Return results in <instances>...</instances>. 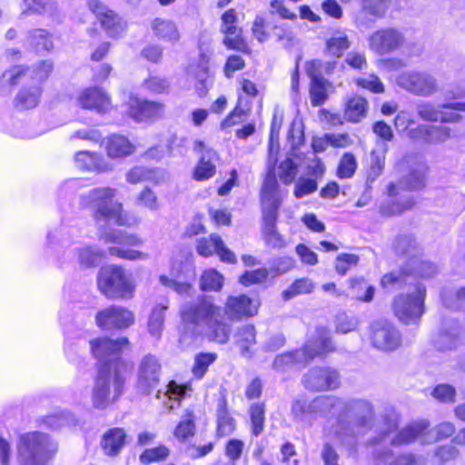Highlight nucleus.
Returning a JSON list of instances; mask_svg holds the SVG:
<instances>
[{
	"label": "nucleus",
	"mask_w": 465,
	"mask_h": 465,
	"mask_svg": "<svg viewBox=\"0 0 465 465\" xmlns=\"http://www.w3.org/2000/svg\"><path fill=\"white\" fill-rule=\"evenodd\" d=\"M331 415L323 426V434L335 439L350 455L357 452L359 439L371 427L373 408L362 399L344 400L334 396H319L311 401L295 400L292 415L295 421L308 422Z\"/></svg>",
	"instance_id": "nucleus-1"
},
{
	"label": "nucleus",
	"mask_w": 465,
	"mask_h": 465,
	"mask_svg": "<svg viewBox=\"0 0 465 465\" xmlns=\"http://www.w3.org/2000/svg\"><path fill=\"white\" fill-rule=\"evenodd\" d=\"M129 341L126 338L116 341L98 338L90 341L91 351L97 360L98 371L92 391V402L95 409L104 410L123 393L126 363L121 353Z\"/></svg>",
	"instance_id": "nucleus-2"
},
{
	"label": "nucleus",
	"mask_w": 465,
	"mask_h": 465,
	"mask_svg": "<svg viewBox=\"0 0 465 465\" xmlns=\"http://www.w3.org/2000/svg\"><path fill=\"white\" fill-rule=\"evenodd\" d=\"M381 284L384 289L407 288V292H402L393 298L392 310L401 322L407 325L419 324L425 312L427 291L424 284L413 282L406 270L384 274Z\"/></svg>",
	"instance_id": "nucleus-3"
},
{
	"label": "nucleus",
	"mask_w": 465,
	"mask_h": 465,
	"mask_svg": "<svg viewBox=\"0 0 465 465\" xmlns=\"http://www.w3.org/2000/svg\"><path fill=\"white\" fill-rule=\"evenodd\" d=\"M13 457L11 443L0 436V465H46L57 451V444L40 431L21 434Z\"/></svg>",
	"instance_id": "nucleus-4"
},
{
	"label": "nucleus",
	"mask_w": 465,
	"mask_h": 465,
	"mask_svg": "<svg viewBox=\"0 0 465 465\" xmlns=\"http://www.w3.org/2000/svg\"><path fill=\"white\" fill-rule=\"evenodd\" d=\"M52 71V62L45 60L32 67L15 65L3 74L2 81L10 85H16L27 81L33 83L30 86L23 87L16 94L14 101L16 109L28 110L38 104L42 94L41 84L48 78Z\"/></svg>",
	"instance_id": "nucleus-5"
},
{
	"label": "nucleus",
	"mask_w": 465,
	"mask_h": 465,
	"mask_svg": "<svg viewBox=\"0 0 465 465\" xmlns=\"http://www.w3.org/2000/svg\"><path fill=\"white\" fill-rule=\"evenodd\" d=\"M335 350L330 331L324 327H318L314 335L300 350L284 352L275 357L273 370L286 372L292 369H301L315 357L324 356Z\"/></svg>",
	"instance_id": "nucleus-6"
},
{
	"label": "nucleus",
	"mask_w": 465,
	"mask_h": 465,
	"mask_svg": "<svg viewBox=\"0 0 465 465\" xmlns=\"http://www.w3.org/2000/svg\"><path fill=\"white\" fill-rule=\"evenodd\" d=\"M76 232L77 230L75 228L66 225H62L49 232L45 250V254L48 257L54 256L57 262H59L61 260L60 252H63L64 255H66L64 259L69 260L72 251L68 249L74 242ZM73 252L77 257V262L84 267L97 266L103 256L101 251L92 246L76 247Z\"/></svg>",
	"instance_id": "nucleus-7"
},
{
	"label": "nucleus",
	"mask_w": 465,
	"mask_h": 465,
	"mask_svg": "<svg viewBox=\"0 0 465 465\" xmlns=\"http://www.w3.org/2000/svg\"><path fill=\"white\" fill-rule=\"evenodd\" d=\"M427 165L422 161H416L409 173L402 176L398 183H391L388 187L391 198L388 206L383 204L381 211L385 214L394 215L412 207L414 199L411 195H401V191H418L425 186Z\"/></svg>",
	"instance_id": "nucleus-8"
},
{
	"label": "nucleus",
	"mask_w": 465,
	"mask_h": 465,
	"mask_svg": "<svg viewBox=\"0 0 465 465\" xmlns=\"http://www.w3.org/2000/svg\"><path fill=\"white\" fill-rule=\"evenodd\" d=\"M117 190L112 187H96L80 196V203L94 211L97 223L114 222L118 225H129L123 213L122 203L114 201Z\"/></svg>",
	"instance_id": "nucleus-9"
},
{
	"label": "nucleus",
	"mask_w": 465,
	"mask_h": 465,
	"mask_svg": "<svg viewBox=\"0 0 465 465\" xmlns=\"http://www.w3.org/2000/svg\"><path fill=\"white\" fill-rule=\"evenodd\" d=\"M221 308L213 304L208 297L184 304L181 309L184 334L191 337L201 335L215 317L221 316Z\"/></svg>",
	"instance_id": "nucleus-10"
},
{
	"label": "nucleus",
	"mask_w": 465,
	"mask_h": 465,
	"mask_svg": "<svg viewBox=\"0 0 465 465\" xmlns=\"http://www.w3.org/2000/svg\"><path fill=\"white\" fill-rule=\"evenodd\" d=\"M97 284L101 292L110 299L129 300L134 292L132 279L124 269L115 265L101 268Z\"/></svg>",
	"instance_id": "nucleus-11"
},
{
	"label": "nucleus",
	"mask_w": 465,
	"mask_h": 465,
	"mask_svg": "<svg viewBox=\"0 0 465 465\" xmlns=\"http://www.w3.org/2000/svg\"><path fill=\"white\" fill-rule=\"evenodd\" d=\"M464 329L461 323L454 319L442 322L433 335L432 345L435 350L446 352L456 351L464 342Z\"/></svg>",
	"instance_id": "nucleus-12"
},
{
	"label": "nucleus",
	"mask_w": 465,
	"mask_h": 465,
	"mask_svg": "<svg viewBox=\"0 0 465 465\" xmlns=\"http://www.w3.org/2000/svg\"><path fill=\"white\" fill-rule=\"evenodd\" d=\"M397 84L406 91L420 96H430L438 90L435 77L424 71H406L399 74Z\"/></svg>",
	"instance_id": "nucleus-13"
},
{
	"label": "nucleus",
	"mask_w": 465,
	"mask_h": 465,
	"mask_svg": "<svg viewBox=\"0 0 465 465\" xmlns=\"http://www.w3.org/2000/svg\"><path fill=\"white\" fill-rule=\"evenodd\" d=\"M105 242H114L120 246H112L109 248V253L126 260H143L146 254L139 251L125 249L124 246H137L141 240L135 234H128L121 230H112L105 232L101 236Z\"/></svg>",
	"instance_id": "nucleus-14"
},
{
	"label": "nucleus",
	"mask_w": 465,
	"mask_h": 465,
	"mask_svg": "<svg viewBox=\"0 0 465 465\" xmlns=\"http://www.w3.org/2000/svg\"><path fill=\"white\" fill-rule=\"evenodd\" d=\"M89 10L96 15L102 28L112 38L120 37L126 29V22L99 0H87Z\"/></svg>",
	"instance_id": "nucleus-15"
},
{
	"label": "nucleus",
	"mask_w": 465,
	"mask_h": 465,
	"mask_svg": "<svg viewBox=\"0 0 465 465\" xmlns=\"http://www.w3.org/2000/svg\"><path fill=\"white\" fill-rule=\"evenodd\" d=\"M405 36L400 30L385 27L373 32L368 38L369 48L378 54H386L400 49Z\"/></svg>",
	"instance_id": "nucleus-16"
},
{
	"label": "nucleus",
	"mask_w": 465,
	"mask_h": 465,
	"mask_svg": "<svg viewBox=\"0 0 465 465\" xmlns=\"http://www.w3.org/2000/svg\"><path fill=\"white\" fill-rule=\"evenodd\" d=\"M162 366L152 354L143 356L138 365L136 387L139 392L150 394L159 383Z\"/></svg>",
	"instance_id": "nucleus-17"
},
{
	"label": "nucleus",
	"mask_w": 465,
	"mask_h": 465,
	"mask_svg": "<svg viewBox=\"0 0 465 465\" xmlns=\"http://www.w3.org/2000/svg\"><path fill=\"white\" fill-rule=\"evenodd\" d=\"M302 383L310 391H331L340 386V374L331 367H314L304 374Z\"/></svg>",
	"instance_id": "nucleus-18"
},
{
	"label": "nucleus",
	"mask_w": 465,
	"mask_h": 465,
	"mask_svg": "<svg viewBox=\"0 0 465 465\" xmlns=\"http://www.w3.org/2000/svg\"><path fill=\"white\" fill-rule=\"evenodd\" d=\"M98 327L103 330H120L133 325L134 315L132 311L118 305L109 306L95 315Z\"/></svg>",
	"instance_id": "nucleus-19"
},
{
	"label": "nucleus",
	"mask_w": 465,
	"mask_h": 465,
	"mask_svg": "<svg viewBox=\"0 0 465 465\" xmlns=\"http://www.w3.org/2000/svg\"><path fill=\"white\" fill-rule=\"evenodd\" d=\"M371 340L374 347L381 351H394L401 343L399 330L387 321H376L371 325Z\"/></svg>",
	"instance_id": "nucleus-20"
},
{
	"label": "nucleus",
	"mask_w": 465,
	"mask_h": 465,
	"mask_svg": "<svg viewBox=\"0 0 465 465\" xmlns=\"http://www.w3.org/2000/svg\"><path fill=\"white\" fill-rule=\"evenodd\" d=\"M193 149L202 154L194 169L193 179L196 181L209 180L216 173L215 163L219 159L218 153L213 149L206 147L202 141H196Z\"/></svg>",
	"instance_id": "nucleus-21"
},
{
	"label": "nucleus",
	"mask_w": 465,
	"mask_h": 465,
	"mask_svg": "<svg viewBox=\"0 0 465 465\" xmlns=\"http://www.w3.org/2000/svg\"><path fill=\"white\" fill-rule=\"evenodd\" d=\"M127 105L130 116L137 122L156 119L163 113V104L143 100L134 95L129 97Z\"/></svg>",
	"instance_id": "nucleus-22"
},
{
	"label": "nucleus",
	"mask_w": 465,
	"mask_h": 465,
	"mask_svg": "<svg viewBox=\"0 0 465 465\" xmlns=\"http://www.w3.org/2000/svg\"><path fill=\"white\" fill-rule=\"evenodd\" d=\"M389 0H361V12L355 18L359 28H368L377 19L384 16L388 9Z\"/></svg>",
	"instance_id": "nucleus-23"
},
{
	"label": "nucleus",
	"mask_w": 465,
	"mask_h": 465,
	"mask_svg": "<svg viewBox=\"0 0 465 465\" xmlns=\"http://www.w3.org/2000/svg\"><path fill=\"white\" fill-rule=\"evenodd\" d=\"M77 103L82 108L93 110L99 114L106 113L111 107L110 98L105 92L99 87L84 89L78 95Z\"/></svg>",
	"instance_id": "nucleus-24"
},
{
	"label": "nucleus",
	"mask_w": 465,
	"mask_h": 465,
	"mask_svg": "<svg viewBox=\"0 0 465 465\" xmlns=\"http://www.w3.org/2000/svg\"><path fill=\"white\" fill-rule=\"evenodd\" d=\"M407 136L417 143H438L450 137V131L445 126L420 124L408 129Z\"/></svg>",
	"instance_id": "nucleus-25"
},
{
	"label": "nucleus",
	"mask_w": 465,
	"mask_h": 465,
	"mask_svg": "<svg viewBox=\"0 0 465 465\" xmlns=\"http://www.w3.org/2000/svg\"><path fill=\"white\" fill-rule=\"evenodd\" d=\"M196 250L200 255L204 257L211 256L213 252H216L223 262L228 263H234L236 262L234 253L223 244V242L217 234H211L209 238L199 239Z\"/></svg>",
	"instance_id": "nucleus-26"
},
{
	"label": "nucleus",
	"mask_w": 465,
	"mask_h": 465,
	"mask_svg": "<svg viewBox=\"0 0 465 465\" xmlns=\"http://www.w3.org/2000/svg\"><path fill=\"white\" fill-rule=\"evenodd\" d=\"M74 163L76 167L83 171L103 173L114 170V164L96 152L79 151L74 154Z\"/></svg>",
	"instance_id": "nucleus-27"
},
{
	"label": "nucleus",
	"mask_w": 465,
	"mask_h": 465,
	"mask_svg": "<svg viewBox=\"0 0 465 465\" xmlns=\"http://www.w3.org/2000/svg\"><path fill=\"white\" fill-rule=\"evenodd\" d=\"M107 156L111 159H120L134 153L135 147L129 139L122 134H112L103 140Z\"/></svg>",
	"instance_id": "nucleus-28"
},
{
	"label": "nucleus",
	"mask_w": 465,
	"mask_h": 465,
	"mask_svg": "<svg viewBox=\"0 0 465 465\" xmlns=\"http://www.w3.org/2000/svg\"><path fill=\"white\" fill-rule=\"evenodd\" d=\"M428 428L429 422L427 420L412 422L399 431L397 435L391 440V445L398 447L409 444L418 439L424 442L423 437L426 436Z\"/></svg>",
	"instance_id": "nucleus-29"
},
{
	"label": "nucleus",
	"mask_w": 465,
	"mask_h": 465,
	"mask_svg": "<svg viewBox=\"0 0 465 465\" xmlns=\"http://www.w3.org/2000/svg\"><path fill=\"white\" fill-rule=\"evenodd\" d=\"M225 312L232 319H240L243 316H252L257 308L252 300L245 294L230 296L226 302Z\"/></svg>",
	"instance_id": "nucleus-30"
},
{
	"label": "nucleus",
	"mask_w": 465,
	"mask_h": 465,
	"mask_svg": "<svg viewBox=\"0 0 465 465\" xmlns=\"http://www.w3.org/2000/svg\"><path fill=\"white\" fill-rule=\"evenodd\" d=\"M216 423V434L219 438L231 435L236 428L235 419L230 413L225 399H220L218 401Z\"/></svg>",
	"instance_id": "nucleus-31"
},
{
	"label": "nucleus",
	"mask_w": 465,
	"mask_h": 465,
	"mask_svg": "<svg viewBox=\"0 0 465 465\" xmlns=\"http://www.w3.org/2000/svg\"><path fill=\"white\" fill-rule=\"evenodd\" d=\"M126 434L122 428L108 430L103 436L101 447L108 456L117 455L125 445Z\"/></svg>",
	"instance_id": "nucleus-32"
},
{
	"label": "nucleus",
	"mask_w": 465,
	"mask_h": 465,
	"mask_svg": "<svg viewBox=\"0 0 465 465\" xmlns=\"http://www.w3.org/2000/svg\"><path fill=\"white\" fill-rule=\"evenodd\" d=\"M404 270L411 275L413 282H418L416 277L430 278L438 272V268L434 263L420 260L418 256L412 261H408L407 263L397 272H402Z\"/></svg>",
	"instance_id": "nucleus-33"
},
{
	"label": "nucleus",
	"mask_w": 465,
	"mask_h": 465,
	"mask_svg": "<svg viewBox=\"0 0 465 465\" xmlns=\"http://www.w3.org/2000/svg\"><path fill=\"white\" fill-rule=\"evenodd\" d=\"M256 331L252 324H243L237 328L234 333L236 345L244 357H251L253 353L252 347L256 343Z\"/></svg>",
	"instance_id": "nucleus-34"
},
{
	"label": "nucleus",
	"mask_w": 465,
	"mask_h": 465,
	"mask_svg": "<svg viewBox=\"0 0 465 465\" xmlns=\"http://www.w3.org/2000/svg\"><path fill=\"white\" fill-rule=\"evenodd\" d=\"M189 73L194 75L197 80L195 88L198 94L201 95L204 94L212 84V77L209 71L207 57L201 55L198 64L196 66H190Z\"/></svg>",
	"instance_id": "nucleus-35"
},
{
	"label": "nucleus",
	"mask_w": 465,
	"mask_h": 465,
	"mask_svg": "<svg viewBox=\"0 0 465 465\" xmlns=\"http://www.w3.org/2000/svg\"><path fill=\"white\" fill-rule=\"evenodd\" d=\"M417 112L421 119L430 122H453L457 121L460 117L457 113L448 114L438 109L434 104L430 103H421L418 104Z\"/></svg>",
	"instance_id": "nucleus-36"
},
{
	"label": "nucleus",
	"mask_w": 465,
	"mask_h": 465,
	"mask_svg": "<svg viewBox=\"0 0 465 465\" xmlns=\"http://www.w3.org/2000/svg\"><path fill=\"white\" fill-rule=\"evenodd\" d=\"M230 326L223 321V315L215 317L204 329L209 340L223 344L230 337Z\"/></svg>",
	"instance_id": "nucleus-37"
},
{
	"label": "nucleus",
	"mask_w": 465,
	"mask_h": 465,
	"mask_svg": "<svg viewBox=\"0 0 465 465\" xmlns=\"http://www.w3.org/2000/svg\"><path fill=\"white\" fill-rule=\"evenodd\" d=\"M153 34L165 41L174 42L179 39V33L176 25L170 20L155 18L151 24Z\"/></svg>",
	"instance_id": "nucleus-38"
},
{
	"label": "nucleus",
	"mask_w": 465,
	"mask_h": 465,
	"mask_svg": "<svg viewBox=\"0 0 465 465\" xmlns=\"http://www.w3.org/2000/svg\"><path fill=\"white\" fill-rule=\"evenodd\" d=\"M26 43L37 53L48 52L53 48L50 35L44 29H35L28 32Z\"/></svg>",
	"instance_id": "nucleus-39"
},
{
	"label": "nucleus",
	"mask_w": 465,
	"mask_h": 465,
	"mask_svg": "<svg viewBox=\"0 0 465 465\" xmlns=\"http://www.w3.org/2000/svg\"><path fill=\"white\" fill-rule=\"evenodd\" d=\"M168 306L163 304L155 305L149 315L147 327L149 333L155 338H160L163 330L165 311Z\"/></svg>",
	"instance_id": "nucleus-40"
},
{
	"label": "nucleus",
	"mask_w": 465,
	"mask_h": 465,
	"mask_svg": "<svg viewBox=\"0 0 465 465\" xmlns=\"http://www.w3.org/2000/svg\"><path fill=\"white\" fill-rule=\"evenodd\" d=\"M329 82L322 76L313 75L312 77L310 98L313 106H321L328 98L327 87Z\"/></svg>",
	"instance_id": "nucleus-41"
},
{
	"label": "nucleus",
	"mask_w": 465,
	"mask_h": 465,
	"mask_svg": "<svg viewBox=\"0 0 465 465\" xmlns=\"http://www.w3.org/2000/svg\"><path fill=\"white\" fill-rule=\"evenodd\" d=\"M315 289V282L307 278L302 277L295 280L288 289L282 293L283 300L288 301L298 295L312 293Z\"/></svg>",
	"instance_id": "nucleus-42"
},
{
	"label": "nucleus",
	"mask_w": 465,
	"mask_h": 465,
	"mask_svg": "<svg viewBox=\"0 0 465 465\" xmlns=\"http://www.w3.org/2000/svg\"><path fill=\"white\" fill-rule=\"evenodd\" d=\"M367 107L366 99L354 96L346 104L345 118L350 122L358 123L366 115Z\"/></svg>",
	"instance_id": "nucleus-43"
},
{
	"label": "nucleus",
	"mask_w": 465,
	"mask_h": 465,
	"mask_svg": "<svg viewBox=\"0 0 465 465\" xmlns=\"http://www.w3.org/2000/svg\"><path fill=\"white\" fill-rule=\"evenodd\" d=\"M440 295L442 302L447 308L451 310H465L464 288H459L457 290L445 288Z\"/></svg>",
	"instance_id": "nucleus-44"
},
{
	"label": "nucleus",
	"mask_w": 465,
	"mask_h": 465,
	"mask_svg": "<svg viewBox=\"0 0 465 465\" xmlns=\"http://www.w3.org/2000/svg\"><path fill=\"white\" fill-rule=\"evenodd\" d=\"M25 10L23 14L53 15L57 5L54 0H23Z\"/></svg>",
	"instance_id": "nucleus-45"
},
{
	"label": "nucleus",
	"mask_w": 465,
	"mask_h": 465,
	"mask_svg": "<svg viewBox=\"0 0 465 465\" xmlns=\"http://www.w3.org/2000/svg\"><path fill=\"white\" fill-rule=\"evenodd\" d=\"M394 249L397 254L410 256L409 261H412L418 253V243L412 235H400L395 240Z\"/></svg>",
	"instance_id": "nucleus-46"
},
{
	"label": "nucleus",
	"mask_w": 465,
	"mask_h": 465,
	"mask_svg": "<svg viewBox=\"0 0 465 465\" xmlns=\"http://www.w3.org/2000/svg\"><path fill=\"white\" fill-rule=\"evenodd\" d=\"M262 202H282L279 193V184L273 172H269L264 179L262 192Z\"/></svg>",
	"instance_id": "nucleus-47"
},
{
	"label": "nucleus",
	"mask_w": 465,
	"mask_h": 465,
	"mask_svg": "<svg viewBox=\"0 0 465 465\" xmlns=\"http://www.w3.org/2000/svg\"><path fill=\"white\" fill-rule=\"evenodd\" d=\"M214 352H200L194 356V362L192 372L194 378L201 380L205 375L209 367L217 360Z\"/></svg>",
	"instance_id": "nucleus-48"
},
{
	"label": "nucleus",
	"mask_w": 465,
	"mask_h": 465,
	"mask_svg": "<svg viewBox=\"0 0 465 465\" xmlns=\"http://www.w3.org/2000/svg\"><path fill=\"white\" fill-rule=\"evenodd\" d=\"M44 422L48 428L58 430L64 426L76 425V419L70 411H60L46 416Z\"/></svg>",
	"instance_id": "nucleus-49"
},
{
	"label": "nucleus",
	"mask_w": 465,
	"mask_h": 465,
	"mask_svg": "<svg viewBox=\"0 0 465 465\" xmlns=\"http://www.w3.org/2000/svg\"><path fill=\"white\" fill-rule=\"evenodd\" d=\"M252 434L258 437L264 430L265 409L262 403H252L249 409Z\"/></svg>",
	"instance_id": "nucleus-50"
},
{
	"label": "nucleus",
	"mask_w": 465,
	"mask_h": 465,
	"mask_svg": "<svg viewBox=\"0 0 465 465\" xmlns=\"http://www.w3.org/2000/svg\"><path fill=\"white\" fill-rule=\"evenodd\" d=\"M223 285V276L214 269L206 270L203 272L200 286L205 292H218Z\"/></svg>",
	"instance_id": "nucleus-51"
},
{
	"label": "nucleus",
	"mask_w": 465,
	"mask_h": 465,
	"mask_svg": "<svg viewBox=\"0 0 465 465\" xmlns=\"http://www.w3.org/2000/svg\"><path fill=\"white\" fill-rule=\"evenodd\" d=\"M351 43L343 33H336L326 43V50L329 54L341 57L349 49Z\"/></svg>",
	"instance_id": "nucleus-52"
},
{
	"label": "nucleus",
	"mask_w": 465,
	"mask_h": 465,
	"mask_svg": "<svg viewBox=\"0 0 465 465\" xmlns=\"http://www.w3.org/2000/svg\"><path fill=\"white\" fill-rule=\"evenodd\" d=\"M299 163L292 158H286L278 166V176L286 185L291 184L298 174Z\"/></svg>",
	"instance_id": "nucleus-53"
},
{
	"label": "nucleus",
	"mask_w": 465,
	"mask_h": 465,
	"mask_svg": "<svg viewBox=\"0 0 465 465\" xmlns=\"http://www.w3.org/2000/svg\"><path fill=\"white\" fill-rule=\"evenodd\" d=\"M84 180L81 178H73L63 182L57 189L59 200H70L83 186Z\"/></svg>",
	"instance_id": "nucleus-54"
},
{
	"label": "nucleus",
	"mask_w": 465,
	"mask_h": 465,
	"mask_svg": "<svg viewBox=\"0 0 465 465\" xmlns=\"http://www.w3.org/2000/svg\"><path fill=\"white\" fill-rule=\"evenodd\" d=\"M318 189V182L313 178L302 175L294 184L293 195L297 199H302L306 195L312 194Z\"/></svg>",
	"instance_id": "nucleus-55"
},
{
	"label": "nucleus",
	"mask_w": 465,
	"mask_h": 465,
	"mask_svg": "<svg viewBox=\"0 0 465 465\" xmlns=\"http://www.w3.org/2000/svg\"><path fill=\"white\" fill-rule=\"evenodd\" d=\"M357 168L355 156L351 153H346L341 158L337 169V175L341 179L351 178Z\"/></svg>",
	"instance_id": "nucleus-56"
},
{
	"label": "nucleus",
	"mask_w": 465,
	"mask_h": 465,
	"mask_svg": "<svg viewBox=\"0 0 465 465\" xmlns=\"http://www.w3.org/2000/svg\"><path fill=\"white\" fill-rule=\"evenodd\" d=\"M170 454V450L165 446H158L152 449L145 450L140 455V461L143 464L164 460Z\"/></svg>",
	"instance_id": "nucleus-57"
},
{
	"label": "nucleus",
	"mask_w": 465,
	"mask_h": 465,
	"mask_svg": "<svg viewBox=\"0 0 465 465\" xmlns=\"http://www.w3.org/2000/svg\"><path fill=\"white\" fill-rule=\"evenodd\" d=\"M295 266V261L290 256H282L271 262L270 273L272 277L282 275Z\"/></svg>",
	"instance_id": "nucleus-58"
},
{
	"label": "nucleus",
	"mask_w": 465,
	"mask_h": 465,
	"mask_svg": "<svg viewBox=\"0 0 465 465\" xmlns=\"http://www.w3.org/2000/svg\"><path fill=\"white\" fill-rule=\"evenodd\" d=\"M388 152L386 143H378L377 148L371 153V168L373 173H380L384 166L385 155Z\"/></svg>",
	"instance_id": "nucleus-59"
},
{
	"label": "nucleus",
	"mask_w": 465,
	"mask_h": 465,
	"mask_svg": "<svg viewBox=\"0 0 465 465\" xmlns=\"http://www.w3.org/2000/svg\"><path fill=\"white\" fill-rule=\"evenodd\" d=\"M195 425L192 413H187L186 416L179 422L174 430V436L178 440H186L194 434Z\"/></svg>",
	"instance_id": "nucleus-60"
},
{
	"label": "nucleus",
	"mask_w": 465,
	"mask_h": 465,
	"mask_svg": "<svg viewBox=\"0 0 465 465\" xmlns=\"http://www.w3.org/2000/svg\"><path fill=\"white\" fill-rule=\"evenodd\" d=\"M269 269L259 268L253 271H246L240 278V282L243 285H251L254 283H262L267 280L270 275Z\"/></svg>",
	"instance_id": "nucleus-61"
},
{
	"label": "nucleus",
	"mask_w": 465,
	"mask_h": 465,
	"mask_svg": "<svg viewBox=\"0 0 465 465\" xmlns=\"http://www.w3.org/2000/svg\"><path fill=\"white\" fill-rule=\"evenodd\" d=\"M282 202H262V226L276 225L278 210Z\"/></svg>",
	"instance_id": "nucleus-62"
},
{
	"label": "nucleus",
	"mask_w": 465,
	"mask_h": 465,
	"mask_svg": "<svg viewBox=\"0 0 465 465\" xmlns=\"http://www.w3.org/2000/svg\"><path fill=\"white\" fill-rule=\"evenodd\" d=\"M356 84L364 89L372 93L380 94L384 91L383 84L380 78L375 74H368L356 79Z\"/></svg>",
	"instance_id": "nucleus-63"
},
{
	"label": "nucleus",
	"mask_w": 465,
	"mask_h": 465,
	"mask_svg": "<svg viewBox=\"0 0 465 465\" xmlns=\"http://www.w3.org/2000/svg\"><path fill=\"white\" fill-rule=\"evenodd\" d=\"M272 35L285 48L292 47L296 43L293 32L289 26H275Z\"/></svg>",
	"instance_id": "nucleus-64"
}]
</instances>
